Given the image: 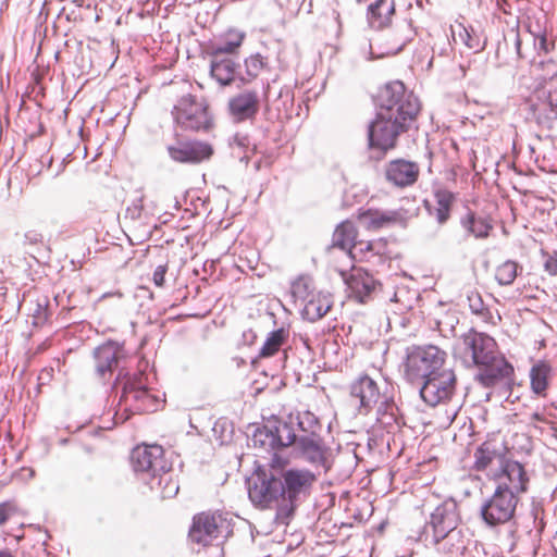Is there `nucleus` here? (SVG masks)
Returning <instances> with one entry per match:
<instances>
[{
    "label": "nucleus",
    "instance_id": "obj_16",
    "mask_svg": "<svg viewBox=\"0 0 557 557\" xmlns=\"http://www.w3.org/2000/svg\"><path fill=\"white\" fill-rule=\"evenodd\" d=\"M134 469L140 472L153 474L162 469H168L170 463L164 457V449L160 445L137 446L132 454Z\"/></svg>",
    "mask_w": 557,
    "mask_h": 557
},
{
    "label": "nucleus",
    "instance_id": "obj_2",
    "mask_svg": "<svg viewBox=\"0 0 557 557\" xmlns=\"http://www.w3.org/2000/svg\"><path fill=\"white\" fill-rule=\"evenodd\" d=\"M233 533L232 518L222 510H203L191 519L188 540L202 557H224L223 541Z\"/></svg>",
    "mask_w": 557,
    "mask_h": 557
},
{
    "label": "nucleus",
    "instance_id": "obj_1",
    "mask_svg": "<svg viewBox=\"0 0 557 557\" xmlns=\"http://www.w3.org/2000/svg\"><path fill=\"white\" fill-rule=\"evenodd\" d=\"M496 488L481 508L483 521L496 527L509 522L516 512L519 494L527 492L529 476L524 466L509 463L505 473L494 475Z\"/></svg>",
    "mask_w": 557,
    "mask_h": 557
},
{
    "label": "nucleus",
    "instance_id": "obj_22",
    "mask_svg": "<svg viewBox=\"0 0 557 557\" xmlns=\"http://www.w3.org/2000/svg\"><path fill=\"white\" fill-rule=\"evenodd\" d=\"M351 396L358 399L362 413H367L379 403L381 395L374 380L362 375L351 385Z\"/></svg>",
    "mask_w": 557,
    "mask_h": 557
},
{
    "label": "nucleus",
    "instance_id": "obj_30",
    "mask_svg": "<svg viewBox=\"0 0 557 557\" xmlns=\"http://www.w3.org/2000/svg\"><path fill=\"white\" fill-rule=\"evenodd\" d=\"M122 349L114 343H106L95 351L96 370L99 375L111 373L122 357Z\"/></svg>",
    "mask_w": 557,
    "mask_h": 557
},
{
    "label": "nucleus",
    "instance_id": "obj_48",
    "mask_svg": "<svg viewBox=\"0 0 557 557\" xmlns=\"http://www.w3.org/2000/svg\"><path fill=\"white\" fill-rule=\"evenodd\" d=\"M49 317L47 308L38 306L33 314V325L36 327L44 326L49 321Z\"/></svg>",
    "mask_w": 557,
    "mask_h": 557
},
{
    "label": "nucleus",
    "instance_id": "obj_11",
    "mask_svg": "<svg viewBox=\"0 0 557 557\" xmlns=\"http://www.w3.org/2000/svg\"><path fill=\"white\" fill-rule=\"evenodd\" d=\"M250 500L261 508H270L280 500L284 502V488L280 479L265 470L258 469L249 484Z\"/></svg>",
    "mask_w": 557,
    "mask_h": 557
},
{
    "label": "nucleus",
    "instance_id": "obj_50",
    "mask_svg": "<svg viewBox=\"0 0 557 557\" xmlns=\"http://www.w3.org/2000/svg\"><path fill=\"white\" fill-rule=\"evenodd\" d=\"M166 271H168L166 264L158 265L156 268V270L153 272V283L156 286L163 287L164 282H165Z\"/></svg>",
    "mask_w": 557,
    "mask_h": 557
},
{
    "label": "nucleus",
    "instance_id": "obj_33",
    "mask_svg": "<svg viewBox=\"0 0 557 557\" xmlns=\"http://www.w3.org/2000/svg\"><path fill=\"white\" fill-rule=\"evenodd\" d=\"M333 301L329 294L315 292L314 296L304 306V315L310 321L323 318L332 308Z\"/></svg>",
    "mask_w": 557,
    "mask_h": 557
},
{
    "label": "nucleus",
    "instance_id": "obj_41",
    "mask_svg": "<svg viewBox=\"0 0 557 557\" xmlns=\"http://www.w3.org/2000/svg\"><path fill=\"white\" fill-rule=\"evenodd\" d=\"M519 269L521 270L518 262L506 260L495 268L494 277L502 286L511 285L518 275Z\"/></svg>",
    "mask_w": 557,
    "mask_h": 557
},
{
    "label": "nucleus",
    "instance_id": "obj_17",
    "mask_svg": "<svg viewBox=\"0 0 557 557\" xmlns=\"http://www.w3.org/2000/svg\"><path fill=\"white\" fill-rule=\"evenodd\" d=\"M168 152L175 162L198 164L211 158L213 148L206 141L191 140L170 146Z\"/></svg>",
    "mask_w": 557,
    "mask_h": 557
},
{
    "label": "nucleus",
    "instance_id": "obj_8",
    "mask_svg": "<svg viewBox=\"0 0 557 557\" xmlns=\"http://www.w3.org/2000/svg\"><path fill=\"white\" fill-rule=\"evenodd\" d=\"M527 102L535 123L540 127L552 129L557 123V85L535 88Z\"/></svg>",
    "mask_w": 557,
    "mask_h": 557
},
{
    "label": "nucleus",
    "instance_id": "obj_13",
    "mask_svg": "<svg viewBox=\"0 0 557 557\" xmlns=\"http://www.w3.org/2000/svg\"><path fill=\"white\" fill-rule=\"evenodd\" d=\"M461 345V352L468 366L486 364V361L498 354L496 341L474 330L462 335Z\"/></svg>",
    "mask_w": 557,
    "mask_h": 557
},
{
    "label": "nucleus",
    "instance_id": "obj_19",
    "mask_svg": "<svg viewBox=\"0 0 557 557\" xmlns=\"http://www.w3.org/2000/svg\"><path fill=\"white\" fill-rule=\"evenodd\" d=\"M385 178L392 185L405 188L412 186L419 178V164L406 159H394L385 165Z\"/></svg>",
    "mask_w": 557,
    "mask_h": 557
},
{
    "label": "nucleus",
    "instance_id": "obj_35",
    "mask_svg": "<svg viewBox=\"0 0 557 557\" xmlns=\"http://www.w3.org/2000/svg\"><path fill=\"white\" fill-rule=\"evenodd\" d=\"M460 223L468 234L479 239L487 238L493 230V225L486 219L478 218L472 211L461 218Z\"/></svg>",
    "mask_w": 557,
    "mask_h": 557
},
{
    "label": "nucleus",
    "instance_id": "obj_4",
    "mask_svg": "<svg viewBox=\"0 0 557 557\" xmlns=\"http://www.w3.org/2000/svg\"><path fill=\"white\" fill-rule=\"evenodd\" d=\"M162 399L146 387L141 373L126 380L117 404L115 416L122 422L133 414L154 412L161 406Z\"/></svg>",
    "mask_w": 557,
    "mask_h": 557
},
{
    "label": "nucleus",
    "instance_id": "obj_52",
    "mask_svg": "<svg viewBox=\"0 0 557 557\" xmlns=\"http://www.w3.org/2000/svg\"><path fill=\"white\" fill-rule=\"evenodd\" d=\"M535 422L548 423V420L544 417V414L540 412H534L531 414V423L536 428Z\"/></svg>",
    "mask_w": 557,
    "mask_h": 557
},
{
    "label": "nucleus",
    "instance_id": "obj_23",
    "mask_svg": "<svg viewBox=\"0 0 557 557\" xmlns=\"http://www.w3.org/2000/svg\"><path fill=\"white\" fill-rule=\"evenodd\" d=\"M389 253L388 240L384 237L372 240L359 239L355 249L350 250L349 258L356 262H369L374 257H387Z\"/></svg>",
    "mask_w": 557,
    "mask_h": 557
},
{
    "label": "nucleus",
    "instance_id": "obj_10",
    "mask_svg": "<svg viewBox=\"0 0 557 557\" xmlns=\"http://www.w3.org/2000/svg\"><path fill=\"white\" fill-rule=\"evenodd\" d=\"M457 385V377L451 369H443L423 380L420 388L422 400L431 407L445 405L450 401Z\"/></svg>",
    "mask_w": 557,
    "mask_h": 557
},
{
    "label": "nucleus",
    "instance_id": "obj_36",
    "mask_svg": "<svg viewBox=\"0 0 557 557\" xmlns=\"http://www.w3.org/2000/svg\"><path fill=\"white\" fill-rule=\"evenodd\" d=\"M451 33L455 41H460L474 52H479L485 47V40H482L481 36L478 35L472 27L458 24L451 28Z\"/></svg>",
    "mask_w": 557,
    "mask_h": 557
},
{
    "label": "nucleus",
    "instance_id": "obj_37",
    "mask_svg": "<svg viewBox=\"0 0 557 557\" xmlns=\"http://www.w3.org/2000/svg\"><path fill=\"white\" fill-rule=\"evenodd\" d=\"M437 552L445 557L459 556L463 553L466 546L460 531L444 535L436 541Z\"/></svg>",
    "mask_w": 557,
    "mask_h": 557
},
{
    "label": "nucleus",
    "instance_id": "obj_39",
    "mask_svg": "<svg viewBox=\"0 0 557 557\" xmlns=\"http://www.w3.org/2000/svg\"><path fill=\"white\" fill-rule=\"evenodd\" d=\"M290 293L295 301H299L302 307L314 296L315 288L311 277L301 275L297 277L290 286Z\"/></svg>",
    "mask_w": 557,
    "mask_h": 557
},
{
    "label": "nucleus",
    "instance_id": "obj_44",
    "mask_svg": "<svg viewBox=\"0 0 557 557\" xmlns=\"http://www.w3.org/2000/svg\"><path fill=\"white\" fill-rule=\"evenodd\" d=\"M245 66L250 77H257L265 66L264 58L259 53L250 55L245 60Z\"/></svg>",
    "mask_w": 557,
    "mask_h": 557
},
{
    "label": "nucleus",
    "instance_id": "obj_25",
    "mask_svg": "<svg viewBox=\"0 0 557 557\" xmlns=\"http://www.w3.org/2000/svg\"><path fill=\"white\" fill-rule=\"evenodd\" d=\"M357 220L368 231H379L401 221V215L397 211H381L377 209H368L357 213Z\"/></svg>",
    "mask_w": 557,
    "mask_h": 557
},
{
    "label": "nucleus",
    "instance_id": "obj_45",
    "mask_svg": "<svg viewBox=\"0 0 557 557\" xmlns=\"http://www.w3.org/2000/svg\"><path fill=\"white\" fill-rule=\"evenodd\" d=\"M17 512L18 506L15 500H5L0 503V527L5 524Z\"/></svg>",
    "mask_w": 557,
    "mask_h": 557
},
{
    "label": "nucleus",
    "instance_id": "obj_28",
    "mask_svg": "<svg viewBox=\"0 0 557 557\" xmlns=\"http://www.w3.org/2000/svg\"><path fill=\"white\" fill-rule=\"evenodd\" d=\"M358 236L359 230L357 225L350 220H345L333 232L332 247L345 250L350 256V250L355 249L359 242Z\"/></svg>",
    "mask_w": 557,
    "mask_h": 557
},
{
    "label": "nucleus",
    "instance_id": "obj_34",
    "mask_svg": "<svg viewBox=\"0 0 557 557\" xmlns=\"http://www.w3.org/2000/svg\"><path fill=\"white\" fill-rule=\"evenodd\" d=\"M434 198L435 207L431 213L440 224H444L450 218V212L456 201V195L446 188H438L434 191Z\"/></svg>",
    "mask_w": 557,
    "mask_h": 557
},
{
    "label": "nucleus",
    "instance_id": "obj_29",
    "mask_svg": "<svg viewBox=\"0 0 557 557\" xmlns=\"http://www.w3.org/2000/svg\"><path fill=\"white\" fill-rule=\"evenodd\" d=\"M457 515L454 510L438 506L431 515L430 525L433 529L435 541L440 537L457 532Z\"/></svg>",
    "mask_w": 557,
    "mask_h": 557
},
{
    "label": "nucleus",
    "instance_id": "obj_43",
    "mask_svg": "<svg viewBox=\"0 0 557 557\" xmlns=\"http://www.w3.org/2000/svg\"><path fill=\"white\" fill-rule=\"evenodd\" d=\"M468 305L470 310L478 315L485 318L488 313L487 308L484 305L481 294L475 290H469L467 294Z\"/></svg>",
    "mask_w": 557,
    "mask_h": 557
},
{
    "label": "nucleus",
    "instance_id": "obj_32",
    "mask_svg": "<svg viewBox=\"0 0 557 557\" xmlns=\"http://www.w3.org/2000/svg\"><path fill=\"white\" fill-rule=\"evenodd\" d=\"M210 74L222 86L230 85L235 77L237 63L231 57H209Z\"/></svg>",
    "mask_w": 557,
    "mask_h": 557
},
{
    "label": "nucleus",
    "instance_id": "obj_31",
    "mask_svg": "<svg viewBox=\"0 0 557 557\" xmlns=\"http://www.w3.org/2000/svg\"><path fill=\"white\" fill-rule=\"evenodd\" d=\"M529 376L531 391L535 395L545 398L552 377V366L549 362L540 360L534 363L530 370Z\"/></svg>",
    "mask_w": 557,
    "mask_h": 557
},
{
    "label": "nucleus",
    "instance_id": "obj_51",
    "mask_svg": "<svg viewBox=\"0 0 557 557\" xmlns=\"http://www.w3.org/2000/svg\"><path fill=\"white\" fill-rule=\"evenodd\" d=\"M544 269L549 275H557V258L550 255H546V259L544 261Z\"/></svg>",
    "mask_w": 557,
    "mask_h": 557
},
{
    "label": "nucleus",
    "instance_id": "obj_46",
    "mask_svg": "<svg viewBox=\"0 0 557 557\" xmlns=\"http://www.w3.org/2000/svg\"><path fill=\"white\" fill-rule=\"evenodd\" d=\"M222 37L228 41L231 47L238 51L246 38V34L239 29L230 28L223 34Z\"/></svg>",
    "mask_w": 557,
    "mask_h": 557
},
{
    "label": "nucleus",
    "instance_id": "obj_42",
    "mask_svg": "<svg viewBox=\"0 0 557 557\" xmlns=\"http://www.w3.org/2000/svg\"><path fill=\"white\" fill-rule=\"evenodd\" d=\"M208 57H231L238 51L228 45V41L221 38V42H210L206 48Z\"/></svg>",
    "mask_w": 557,
    "mask_h": 557
},
{
    "label": "nucleus",
    "instance_id": "obj_9",
    "mask_svg": "<svg viewBox=\"0 0 557 557\" xmlns=\"http://www.w3.org/2000/svg\"><path fill=\"white\" fill-rule=\"evenodd\" d=\"M413 36L414 30L411 22L404 20L371 40V54L379 59L395 55L412 40Z\"/></svg>",
    "mask_w": 557,
    "mask_h": 557
},
{
    "label": "nucleus",
    "instance_id": "obj_40",
    "mask_svg": "<svg viewBox=\"0 0 557 557\" xmlns=\"http://www.w3.org/2000/svg\"><path fill=\"white\" fill-rule=\"evenodd\" d=\"M274 443L277 446L278 451L284 453V449L293 446L295 448L296 443L298 441V436L295 433V430L292 424L286 422H281L276 425L275 431L273 432Z\"/></svg>",
    "mask_w": 557,
    "mask_h": 557
},
{
    "label": "nucleus",
    "instance_id": "obj_55",
    "mask_svg": "<svg viewBox=\"0 0 557 557\" xmlns=\"http://www.w3.org/2000/svg\"><path fill=\"white\" fill-rule=\"evenodd\" d=\"M359 3H366L368 2L369 0H357Z\"/></svg>",
    "mask_w": 557,
    "mask_h": 557
},
{
    "label": "nucleus",
    "instance_id": "obj_5",
    "mask_svg": "<svg viewBox=\"0 0 557 557\" xmlns=\"http://www.w3.org/2000/svg\"><path fill=\"white\" fill-rule=\"evenodd\" d=\"M446 352L434 345L416 346L407 354L404 364L406 379L418 383L445 369Z\"/></svg>",
    "mask_w": 557,
    "mask_h": 557
},
{
    "label": "nucleus",
    "instance_id": "obj_47",
    "mask_svg": "<svg viewBox=\"0 0 557 557\" xmlns=\"http://www.w3.org/2000/svg\"><path fill=\"white\" fill-rule=\"evenodd\" d=\"M533 66L536 70L542 69L545 71L543 78L554 77L557 75V64L552 59L540 60L537 63L533 64Z\"/></svg>",
    "mask_w": 557,
    "mask_h": 557
},
{
    "label": "nucleus",
    "instance_id": "obj_12",
    "mask_svg": "<svg viewBox=\"0 0 557 557\" xmlns=\"http://www.w3.org/2000/svg\"><path fill=\"white\" fill-rule=\"evenodd\" d=\"M408 131L406 126L389 121L376 112L368 129L369 147L386 153L396 148L398 137Z\"/></svg>",
    "mask_w": 557,
    "mask_h": 557
},
{
    "label": "nucleus",
    "instance_id": "obj_3",
    "mask_svg": "<svg viewBox=\"0 0 557 557\" xmlns=\"http://www.w3.org/2000/svg\"><path fill=\"white\" fill-rule=\"evenodd\" d=\"M377 113L407 128L413 127L421 111L419 99L400 81L382 86L375 95Z\"/></svg>",
    "mask_w": 557,
    "mask_h": 557
},
{
    "label": "nucleus",
    "instance_id": "obj_53",
    "mask_svg": "<svg viewBox=\"0 0 557 557\" xmlns=\"http://www.w3.org/2000/svg\"><path fill=\"white\" fill-rule=\"evenodd\" d=\"M0 557H14V554L9 548L0 549Z\"/></svg>",
    "mask_w": 557,
    "mask_h": 557
},
{
    "label": "nucleus",
    "instance_id": "obj_26",
    "mask_svg": "<svg viewBox=\"0 0 557 557\" xmlns=\"http://www.w3.org/2000/svg\"><path fill=\"white\" fill-rule=\"evenodd\" d=\"M395 15L394 0H375L368 5L367 18L372 28L384 29Z\"/></svg>",
    "mask_w": 557,
    "mask_h": 557
},
{
    "label": "nucleus",
    "instance_id": "obj_24",
    "mask_svg": "<svg viewBox=\"0 0 557 557\" xmlns=\"http://www.w3.org/2000/svg\"><path fill=\"white\" fill-rule=\"evenodd\" d=\"M293 450L311 463H322L325 460L326 448L315 433L299 436Z\"/></svg>",
    "mask_w": 557,
    "mask_h": 557
},
{
    "label": "nucleus",
    "instance_id": "obj_18",
    "mask_svg": "<svg viewBox=\"0 0 557 557\" xmlns=\"http://www.w3.org/2000/svg\"><path fill=\"white\" fill-rule=\"evenodd\" d=\"M259 110L260 99L256 90H244L231 97L227 102V111L237 123L255 119Z\"/></svg>",
    "mask_w": 557,
    "mask_h": 557
},
{
    "label": "nucleus",
    "instance_id": "obj_38",
    "mask_svg": "<svg viewBox=\"0 0 557 557\" xmlns=\"http://www.w3.org/2000/svg\"><path fill=\"white\" fill-rule=\"evenodd\" d=\"M288 332L278 329L269 334L259 351V358H270L276 355L281 347L287 342Z\"/></svg>",
    "mask_w": 557,
    "mask_h": 557
},
{
    "label": "nucleus",
    "instance_id": "obj_14",
    "mask_svg": "<svg viewBox=\"0 0 557 557\" xmlns=\"http://www.w3.org/2000/svg\"><path fill=\"white\" fill-rule=\"evenodd\" d=\"M347 286L348 297L360 304L368 302L380 283L362 268L352 267L349 274L341 272Z\"/></svg>",
    "mask_w": 557,
    "mask_h": 557
},
{
    "label": "nucleus",
    "instance_id": "obj_27",
    "mask_svg": "<svg viewBox=\"0 0 557 557\" xmlns=\"http://www.w3.org/2000/svg\"><path fill=\"white\" fill-rule=\"evenodd\" d=\"M149 484L162 498H172L180 490L177 475L173 470L172 463L168 465V469H162L151 474Z\"/></svg>",
    "mask_w": 557,
    "mask_h": 557
},
{
    "label": "nucleus",
    "instance_id": "obj_15",
    "mask_svg": "<svg viewBox=\"0 0 557 557\" xmlns=\"http://www.w3.org/2000/svg\"><path fill=\"white\" fill-rule=\"evenodd\" d=\"M476 368L479 372L475 375V381L487 388L510 381L515 374L512 364L499 354L486 361V364H479Z\"/></svg>",
    "mask_w": 557,
    "mask_h": 557
},
{
    "label": "nucleus",
    "instance_id": "obj_54",
    "mask_svg": "<svg viewBox=\"0 0 557 557\" xmlns=\"http://www.w3.org/2000/svg\"><path fill=\"white\" fill-rule=\"evenodd\" d=\"M520 45H521V41L518 39L517 40V50H518L519 57L522 58L521 52H520Z\"/></svg>",
    "mask_w": 557,
    "mask_h": 557
},
{
    "label": "nucleus",
    "instance_id": "obj_6",
    "mask_svg": "<svg viewBox=\"0 0 557 557\" xmlns=\"http://www.w3.org/2000/svg\"><path fill=\"white\" fill-rule=\"evenodd\" d=\"M175 123L184 131L209 133L214 128V119L206 100L188 94L178 99L172 110Z\"/></svg>",
    "mask_w": 557,
    "mask_h": 557
},
{
    "label": "nucleus",
    "instance_id": "obj_49",
    "mask_svg": "<svg viewBox=\"0 0 557 557\" xmlns=\"http://www.w3.org/2000/svg\"><path fill=\"white\" fill-rule=\"evenodd\" d=\"M535 47L540 52L547 54L554 49V42L547 40L546 35H540L535 38Z\"/></svg>",
    "mask_w": 557,
    "mask_h": 557
},
{
    "label": "nucleus",
    "instance_id": "obj_21",
    "mask_svg": "<svg viewBox=\"0 0 557 557\" xmlns=\"http://www.w3.org/2000/svg\"><path fill=\"white\" fill-rule=\"evenodd\" d=\"M253 447L273 451V456L269 463L270 468L275 471L284 470L290 463V457L282 451H278L274 443L273 431L263 428L256 431L252 436Z\"/></svg>",
    "mask_w": 557,
    "mask_h": 557
},
{
    "label": "nucleus",
    "instance_id": "obj_7",
    "mask_svg": "<svg viewBox=\"0 0 557 557\" xmlns=\"http://www.w3.org/2000/svg\"><path fill=\"white\" fill-rule=\"evenodd\" d=\"M509 463L523 466L517 460L507 457L506 448L495 438H487L481 443L473 453L472 470L486 473L488 480L494 482V475L505 473Z\"/></svg>",
    "mask_w": 557,
    "mask_h": 557
},
{
    "label": "nucleus",
    "instance_id": "obj_20",
    "mask_svg": "<svg viewBox=\"0 0 557 557\" xmlns=\"http://www.w3.org/2000/svg\"><path fill=\"white\" fill-rule=\"evenodd\" d=\"M315 481V475L309 470L289 469L283 473L284 502L288 500L293 510L297 496L310 488Z\"/></svg>",
    "mask_w": 557,
    "mask_h": 557
}]
</instances>
